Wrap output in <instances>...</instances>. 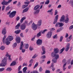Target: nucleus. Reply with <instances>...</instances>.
I'll return each mask as SVG.
<instances>
[{
    "mask_svg": "<svg viewBox=\"0 0 73 73\" xmlns=\"http://www.w3.org/2000/svg\"><path fill=\"white\" fill-rule=\"evenodd\" d=\"M13 38L12 36H9L6 38L5 41V44H6L7 45H8L10 43V42H9V41H12L13 40Z\"/></svg>",
    "mask_w": 73,
    "mask_h": 73,
    "instance_id": "obj_1",
    "label": "nucleus"
},
{
    "mask_svg": "<svg viewBox=\"0 0 73 73\" xmlns=\"http://www.w3.org/2000/svg\"><path fill=\"white\" fill-rule=\"evenodd\" d=\"M8 58L6 57L4 58L2 61L1 63L0 64V66H2L4 67L5 66V65H7V61Z\"/></svg>",
    "mask_w": 73,
    "mask_h": 73,
    "instance_id": "obj_2",
    "label": "nucleus"
},
{
    "mask_svg": "<svg viewBox=\"0 0 73 73\" xmlns=\"http://www.w3.org/2000/svg\"><path fill=\"white\" fill-rule=\"evenodd\" d=\"M16 11H13L9 15V17H10V18H13V17L15 16V15H16Z\"/></svg>",
    "mask_w": 73,
    "mask_h": 73,
    "instance_id": "obj_3",
    "label": "nucleus"
},
{
    "mask_svg": "<svg viewBox=\"0 0 73 73\" xmlns=\"http://www.w3.org/2000/svg\"><path fill=\"white\" fill-rule=\"evenodd\" d=\"M52 32L51 31H48L46 34V37L47 38H50L52 35Z\"/></svg>",
    "mask_w": 73,
    "mask_h": 73,
    "instance_id": "obj_4",
    "label": "nucleus"
},
{
    "mask_svg": "<svg viewBox=\"0 0 73 73\" xmlns=\"http://www.w3.org/2000/svg\"><path fill=\"white\" fill-rule=\"evenodd\" d=\"M23 42L21 41V46L19 48V49H20V50H22V53H24V52H25V49H23Z\"/></svg>",
    "mask_w": 73,
    "mask_h": 73,
    "instance_id": "obj_5",
    "label": "nucleus"
},
{
    "mask_svg": "<svg viewBox=\"0 0 73 73\" xmlns=\"http://www.w3.org/2000/svg\"><path fill=\"white\" fill-rule=\"evenodd\" d=\"M55 17L54 22L53 23V24H55L57 22V20H58V15H57Z\"/></svg>",
    "mask_w": 73,
    "mask_h": 73,
    "instance_id": "obj_6",
    "label": "nucleus"
},
{
    "mask_svg": "<svg viewBox=\"0 0 73 73\" xmlns=\"http://www.w3.org/2000/svg\"><path fill=\"white\" fill-rule=\"evenodd\" d=\"M42 40L38 39L36 41V44L38 45H40L42 44Z\"/></svg>",
    "mask_w": 73,
    "mask_h": 73,
    "instance_id": "obj_7",
    "label": "nucleus"
},
{
    "mask_svg": "<svg viewBox=\"0 0 73 73\" xmlns=\"http://www.w3.org/2000/svg\"><path fill=\"white\" fill-rule=\"evenodd\" d=\"M32 28L33 30H36L37 28V25H35L34 23H33L32 25Z\"/></svg>",
    "mask_w": 73,
    "mask_h": 73,
    "instance_id": "obj_8",
    "label": "nucleus"
},
{
    "mask_svg": "<svg viewBox=\"0 0 73 73\" xmlns=\"http://www.w3.org/2000/svg\"><path fill=\"white\" fill-rule=\"evenodd\" d=\"M15 40L16 42L18 44L20 43V42H21V39L19 37L17 36L15 38Z\"/></svg>",
    "mask_w": 73,
    "mask_h": 73,
    "instance_id": "obj_9",
    "label": "nucleus"
},
{
    "mask_svg": "<svg viewBox=\"0 0 73 73\" xmlns=\"http://www.w3.org/2000/svg\"><path fill=\"white\" fill-rule=\"evenodd\" d=\"M20 28L21 30L22 31L24 30L26 28V25L24 24H22Z\"/></svg>",
    "mask_w": 73,
    "mask_h": 73,
    "instance_id": "obj_10",
    "label": "nucleus"
},
{
    "mask_svg": "<svg viewBox=\"0 0 73 73\" xmlns=\"http://www.w3.org/2000/svg\"><path fill=\"white\" fill-rule=\"evenodd\" d=\"M27 67H25L23 69V73H29L31 72L30 70H29L27 73Z\"/></svg>",
    "mask_w": 73,
    "mask_h": 73,
    "instance_id": "obj_11",
    "label": "nucleus"
},
{
    "mask_svg": "<svg viewBox=\"0 0 73 73\" xmlns=\"http://www.w3.org/2000/svg\"><path fill=\"white\" fill-rule=\"evenodd\" d=\"M41 24H42V20L41 19L39 20L38 22L37 26L39 27L41 25Z\"/></svg>",
    "mask_w": 73,
    "mask_h": 73,
    "instance_id": "obj_12",
    "label": "nucleus"
},
{
    "mask_svg": "<svg viewBox=\"0 0 73 73\" xmlns=\"http://www.w3.org/2000/svg\"><path fill=\"white\" fill-rule=\"evenodd\" d=\"M70 44L68 43V45H67V46H66V48L65 49V51H66V52H68V51L70 48Z\"/></svg>",
    "mask_w": 73,
    "mask_h": 73,
    "instance_id": "obj_13",
    "label": "nucleus"
},
{
    "mask_svg": "<svg viewBox=\"0 0 73 73\" xmlns=\"http://www.w3.org/2000/svg\"><path fill=\"white\" fill-rule=\"evenodd\" d=\"M6 33H7V31H6V28H4L2 31V33L3 35H5V34H6Z\"/></svg>",
    "mask_w": 73,
    "mask_h": 73,
    "instance_id": "obj_14",
    "label": "nucleus"
},
{
    "mask_svg": "<svg viewBox=\"0 0 73 73\" xmlns=\"http://www.w3.org/2000/svg\"><path fill=\"white\" fill-rule=\"evenodd\" d=\"M58 52H59V50L58 49L56 48H54V52L55 54H57V53H58Z\"/></svg>",
    "mask_w": 73,
    "mask_h": 73,
    "instance_id": "obj_15",
    "label": "nucleus"
},
{
    "mask_svg": "<svg viewBox=\"0 0 73 73\" xmlns=\"http://www.w3.org/2000/svg\"><path fill=\"white\" fill-rule=\"evenodd\" d=\"M65 18L64 15H62L61 18L60 19V21H63L65 19Z\"/></svg>",
    "mask_w": 73,
    "mask_h": 73,
    "instance_id": "obj_16",
    "label": "nucleus"
},
{
    "mask_svg": "<svg viewBox=\"0 0 73 73\" xmlns=\"http://www.w3.org/2000/svg\"><path fill=\"white\" fill-rule=\"evenodd\" d=\"M28 10H29V7H26L23 10V13H25V12H28Z\"/></svg>",
    "mask_w": 73,
    "mask_h": 73,
    "instance_id": "obj_17",
    "label": "nucleus"
},
{
    "mask_svg": "<svg viewBox=\"0 0 73 73\" xmlns=\"http://www.w3.org/2000/svg\"><path fill=\"white\" fill-rule=\"evenodd\" d=\"M21 25V23H19L15 26V28L16 29H19V28H20V25Z\"/></svg>",
    "mask_w": 73,
    "mask_h": 73,
    "instance_id": "obj_18",
    "label": "nucleus"
},
{
    "mask_svg": "<svg viewBox=\"0 0 73 73\" xmlns=\"http://www.w3.org/2000/svg\"><path fill=\"white\" fill-rule=\"evenodd\" d=\"M40 5H36L34 7V10H37V9H38L39 8H40Z\"/></svg>",
    "mask_w": 73,
    "mask_h": 73,
    "instance_id": "obj_19",
    "label": "nucleus"
},
{
    "mask_svg": "<svg viewBox=\"0 0 73 73\" xmlns=\"http://www.w3.org/2000/svg\"><path fill=\"white\" fill-rule=\"evenodd\" d=\"M42 48L43 52L42 53V55L45 54V48H44V46H42Z\"/></svg>",
    "mask_w": 73,
    "mask_h": 73,
    "instance_id": "obj_20",
    "label": "nucleus"
},
{
    "mask_svg": "<svg viewBox=\"0 0 73 73\" xmlns=\"http://www.w3.org/2000/svg\"><path fill=\"white\" fill-rule=\"evenodd\" d=\"M54 57H55V58L57 60V59L59 58V54H55Z\"/></svg>",
    "mask_w": 73,
    "mask_h": 73,
    "instance_id": "obj_21",
    "label": "nucleus"
},
{
    "mask_svg": "<svg viewBox=\"0 0 73 73\" xmlns=\"http://www.w3.org/2000/svg\"><path fill=\"white\" fill-rule=\"evenodd\" d=\"M26 19V17H22L21 19L20 22L21 23H23V21L25 19Z\"/></svg>",
    "mask_w": 73,
    "mask_h": 73,
    "instance_id": "obj_22",
    "label": "nucleus"
},
{
    "mask_svg": "<svg viewBox=\"0 0 73 73\" xmlns=\"http://www.w3.org/2000/svg\"><path fill=\"white\" fill-rule=\"evenodd\" d=\"M20 32H21V30H17L15 31V33H16V34H19V33H20Z\"/></svg>",
    "mask_w": 73,
    "mask_h": 73,
    "instance_id": "obj_23",
    "label": "nucleus"
},
{
    "mask_svg": "<svg viewBox=\"0 0 73 73\" xmlns=\"http://www.w3.org/2000/svg\"><path fill=\"white\" fill-rule=\"evenodd\" d=\"M1 4L2 5H8L7 4V2L5 1H4L1 3Z\"/></svg>",
    "mask_w": 73,
    "mask_h": 73,
    "instance_id": "obj_24",
    "label": "nucleus"
},
{
    "mask_svg": "<svg viewBox=\"0 0 73 73\" xmlns=\"http://www.w3.org/2000/svg\"><path fill=\"white\" fill-rule=\"evenodd\" d=\"M57 59H56V58H54L52 60V61L54 63H56L57 62Z\"/></svg>",
    "mask_w": 73,
    "mask_h": 73,
    "instance_id": "obj_25",
    "label": "nucleus"
},
{
    "mask_svg": "<svg viewBox=\"0 0 73 73\" xmlns=\"http://www.w3.org/2000/svg\"><path fill=\"white\" fill-rule=\"evenodd\" d=\"M40 12V9H38V10L35 11L34 12V13L35 14H38Z\"/></svg>",
    "mask_w": 73,
    "mask_h": 73,
    "instance_id": "obj_26",
    "label": "nucleus"
},
{
    "mask_svg": "<svg viewBox=\"0 0 73 73\" xmlns=\"http://www.w3.org/2000/svg\"><path fill=\"white\" fill-rule=\"evenodd\" d=\"M69 19L68 18H67L66 19H65V23H67L69 22Z\"/></svg>",
    "mask_w": 73,
    "mask_h": 73,
    "instance_id": "obj_27",
    "label": "nucleus"
},
{
    "mask_svg": "<svg viewBox=\"0 0 73 73\" xmlns=\"http://www.w3.org/2000/svg\"><path fill=\"white\" fill-rule=\"evenodd\" d=\"M69 3L71 5V7H73V0L70 1Z\"/></svg>",
    "mask_w": 73,
    "mask_h": 73,
    "instance_id": "obj_28",
    "label": "nucleus"
},
{
    "mask_svg": "<svg viewBox=\"0 0 73 73\" xmlns=\"http://www.w3.org/2000/svg\"><path fill=\"white\" fill-rule=\"evenodd\" d=\"M60 23H57L56 24L55 27H60Z\"/></svg>",
    "mask_w": 73,
    "mask_h": 73,
    "instance_id": "obj_29",
    "label": "nucleus"
},
{
    "mask_svg": "<svg viewBox=\"0 0 73 73\" xmlns=\"http://www.w3.org/2000/svg\"><path fill=\"white\" fill-rule=\"evenodd\" d=\"M16 64L15 62H13L11 63L10 65V66H14Z\"/></svg>",
    "mask_w": 73,
    "mask_h": 73,
    "instance_id": "obj_30",
    "label": "nucleus"
},
{
    "mask_svg": "<svg viewBox=\"0 0 73 73\" xmlns=\"http://www.w3.org/2000/svg\"><path fill=\"white\" fill-rule=\"evenodd\" d=\"M6 70L7 71H11V70H12V68L11 67H8L7 68Z\"/></svg>",
    "mask_w": 73,
    "mask_h": 73,
    "instance_id": "obj_31",
    "label": "nucleus"
},
{
    "mask_svg": "<svg viewBox=\"0 0 73 73\" xmlns=\"http://www.w3.org/2000/svg\"><path fill=\"white\" fill-rule=\"evenodd\" d=\"M56 54L54 52H52L51 53V55L52 56V57H54V56H55V55Z\"/></svg>",
    "mask_w": 73,
    "mask_h": 73,
    "instance_id": "obj_32",
    "label": "nucleus"
},
{
    "mask_svg": "<svg viewBox=\"0 0 73 73\" xmlns=\"http://www.w3.org/2000/svg\"><path fill=\"white\" fill-rule=\"evenodd\" d=\"M0 49L1 50H4L5 49V47L2 46L1 47Z\"/></svg>",
    "mask_w": 73,
    "mask_h": 73,
    "instance_id": "obj_33",
    "label": "nucleus"
},
{
    "mask_svg": "<svg viewBox=\"0 0 73 73\" xmlns=\"http://www.w3.org/2000/svg\"><path fill=\"white\" fill-rule=\"evenodd\" d=\"M41 36V33L39 32L37 34L36 37H39L40 36Z\"/></svg>",
    "mask_w": 73,
    "mask_h": 73,
    "instance_id": "obj_34",
    "label": "nucleus"
},
{
    "mask_svg": "<svg viewBox=\"0 0 73 73\" xmlns=\"http://www.w3.org/2000/svg\"><path fill=\"white\" fill-rule=\"evenodd\" d=\"M17 46V43L15 42L13 45V48H15V47H16Z\"/></svg>",
    "mask_w": 73,
    "mask_h": 73,
    "instance_id": "obj_35",
    "label": "nucleus"
},
{
    "mask_svg": "<svg viewBox=\"0 0 73 73\" xmlns=\"http://www.w3.org/2000/svg\"><path fill=\"white\" fill-rule=\"evenodd\" d=\"M29 47V44H26L25 45V49H28Z\"/></svg>",
    "mask_w": 73,
    "mask_h": 73,
    "instance_id": "obj_36",
    "label": "nucleus"
},
{
    "mask_svg": "<svg viewBox=\"0 0 73 73\" xmlns=\"http://www.w3.org/2000/svg\"><path fill=\"white\" fill-rule=\"evenodd\" d=\"M38 62H37L35 64V65L34 66L33 68L34 69H35V68H36V67H37V66H38Z\"/></svg>",
    "mask_w": 73,
    "mask_h": 73,
    "instance_id": "obj_37",
    "label": "nucleus"
},
{
    "mask_svg": "<svg viewBox=\"0 0 73 73\" xmlns=\"http://www.w3.org/2000/svg\"><path fill=\"white\" fill-rule=\"evenodd\" d=\"M65 50V48H63L62 49L60 50V54H61L62 52H63V51Z\"/></svg>",
    "mask_w": 73,
    "mask_h": 73,
    "instance_id": "obj_38",
    "label": "nucleus"
},
{
    "mask_svg": "<svg viewBox=\"0 0 73 73\" xmlns=\"http://www.w3.org/2000/svg\"><path fill=\"white\" fill-rule=\"evenodd\" d=\"M63 40V36H61L60 37V39L59 40L60 42H62V41Z\"/></svg>",
    "mask_w": 73,
    "mask_h": 73,
    "instance_id": "obj_39",
    "label": "nucleus"
},
{
    "mask_svg": "<svg viewBox=\"0 0 73 73\" xmlns=\"http://www.w3.org/2000/svg\"><path fill=\"white\" fill-rule=\"evenodd\" d=\"M7 36L6 35H5L3 38V39L2 40L3 42L5 41V38H6V37Z\"/></svg>",
    "mask_w": 73,
    "mask_h": 73,
    "instance_id": "obj_40",
    "label": "nucleus"
},
{
    "mask_svg": "<svg viewBox=\"0 0 73 73\" xmlns=\"http://www.w3.org/2000/svg\"><path fill=\"white\" fill-rule=\"evenodd\" d=\"M50 2V1H49V0H47L45 2V4H48Z\"/></svg>",
    "mask_w": 73,
    "mask_h": 73,
    "instance_id": "obj_41",
    "label": "nucleus"
},
{
    "mask_svg": "<svg viewBox=\"0 0 73 73\" xmlns=\"http://www.w3.org/2000/svg\"><path fill=\"white\" fill-rule=\"evenodd\" d=\"M17 6L19 7H21V3L20 2H18V4L17 5Z\"/></svg>",
    "mask_w": 73,
    "mask_h": 73,
    "instance_id": "obj_42",
    "label": "nucleus"
},
{
    "mask_svg": "<svg viewBox=\"0 0 73 73\" xmlns=\"http://www.w3.org/2000/svg\"><path fill=\"white\" fill-rule=\"evenodd\" d=\"M4 70H5V68H0V72H3V71H4Z\"/></svg>",
    "mask_w": 73,
    "mask_h": 73,
    "instance_id": "obj_43",
    "label": "nucleus"
},
{
    "mask_svg": "<svg viewBox=\"0 0 73 73\" xmlns=\"http://www.w3.org/2000/svg\"><path fill=\"white\" fill-rule=\"evenodd\" d=\"M11 55H9L8 57L9 61V62H11L12 61L11 58Z\"/></svg>",
    "mask_w": 73,
    "mask_h": 73,
    "instance_id": "obj_44",
    "label": "nucleus"
},
{
    "mask_svg": "<svg viewBox=\"0 0 73 73\" xmlns=\"http://www.w3.org/2000/svg\"><path fill=\"white\" fill-rule=\"evenodd\" d=\"M46 31H48V30L46 29H45V30H43L42 32V33H43V34H44L45 33V32H46Z\"/></svg>",
    "mask_w": 73,
    "mask_h": 73,
    "instance_id": "obj_45",
    "label": "nucleus"
},
{
    "mask_svg": "<svg viewBox=\"0 0 73 73\" xmlns=\"http://www.w3.org/2000/svg\"><path fill=\"white\" fill-rule=\"evenodd\" d=\"M12 1V0H9L8 2H7V5Z\"/></svg>",
    "mask_w": 73,
    "mask_h": 73,
    "instance_id": "obj_46",
    "label": "nucleus"
},
{
    "mask_svg": "<svg viewBox=\"0 0 73 73\" xmlns=\"http://www.w3.org/2000/svg\"><path fill=\"white\" fill-rule=\"evenodd\" d=\"M16 21H19V20H20V17H17L16 18Z\"/></svg>",
    "mask_w": 73,
    "mask_h": 73,
    "instance_id": "obj_47",
    "label": "nucleus"
},
{
    "mask_svg": "<svg viewBox=\"0 0 73 73\" xmlns=\"http://www.w3.org/2000/svg\"><path fill=\"white\" fill-rule=\"evenodd\" d=\"M33 59H31L30 60L29 63L30 64H32L33 63Z\"/></svg>",
    "mask_w": 73,
    "mask_h": 73,
    "instance_id": "obj_48",
    "label": "nucleus"
},
{
    "mask_svg": "<svg viewBox=\"0 0 73 73\" xmlns=\"http://www.w3.org/2000/svg\"><path fill=\"white\" fill-rule=\"evenodd\" d=\"M29 50L31 51H32V50H33V48L32 47V46H31L29 47Z\"/></svg>",
    "mask_w": 73,
    "mask_h": 73,
    "instance_id": "obj_49",
    "label": "nucleus"
},
{
    "mask_svg": "<svg viewBox=\"0 0 73 73\" xmlns=\"http://www.w3.org/2000/svg\"><path fill=\"white\" fill-rule=\"evenodd\" d=\"M41 58L42 59H44L46 58V56H45V55H43V56H42Z\"/></svg>",
    "mask_w": 73,
    "mask_h": 73,
    "instance_id": "obj_50",
    "label": "nucleus"
},
{
    "mask_svg": "<svg viewBox=\"0 0 73 73\" xmlns=\"http://www.w3.org/2000/svg\"><path fill=\"white\" fill-rule=\"evenodd\" d=\"M52 11H53V9H51L50 10H48L47 11V12H48V13H50V12H52Z\"/></svg>",
    "mask_w": 73,
    "mask_h": 73,
    "instance_id": "obj_51",
    "label": "nucleus"
},
{
    "mask_svg": "<svg viewBox=\"0 0 73 73\" xmlns=\"http://www.w3.org/2000/svg\"><path fill=\"white\" fill-rule=\"evenodd\" d=\"M29 3H30V2L28 1L25 2V4H29Z\"/></svg>",
    "mask_w": 73,
    "mask_h": 73,
    "instance_id": "obj_52",
    "label": "nucleus"
},
{
    "mask_svg": "<svg viewBox=\"0 0 73 73\" xmlns=\"http://www.w3.org/2000/svg\"><path fill=\"white\" fill-rule=\"evenodd\" d=\"M5 6L3 5L2 7V11H4V9H5Z\"/></svg>",
    "mask_w": 73,
    "mask_h": 73,
    "instance_id": "obj_53",
    "label": "nucleus"
},
{
    "mask_svg": "<svg viewBox=\"0 0 73 73\" xmlns=\"http://www.w3.org/2000/svg\"><path fill=\"white\" fill-rule=\"evenodd\" d=\"M39 72H41L42 71V67H40L39 69Z\"/></svg>",
    "mask_w": 73,
    "mask_h": 73,
    "instance_id": "obj_54",
    "label": "nucleus"
},
{
    "mask_svg": "<svg viewBox=\"0 0 73 73\" xmlns=\"http://www.w3.org/2000/svg\"><path fill=\"white\" fill-rule=\"evenodd\" d=\"M21 66H20L18 68V71H20V70L21 69Z\"/></svg>",
    "mask_w": 73,
    "mask_h": 73,
    "instance_id": "obj_55",
    "label": "nucleus"
},
{
    "mask_svg": "<svg viewBox=\"0 0 73 73\" xmlns=\"http://www.w3.org/2000/svg\"><path fill=\"white\" fill-rule=\"evenodd\" d=\"M58 13V11H57V10H56L55 11V14L54 15H57V13Z\"/></svg>",
    "mask_w": 73,
    "mask_h": 73,
    "instance_id": "obj_56",
    "label": "nucleus"
},
{
    "mask_svg": "<svg viewBox=\"0 0 73 73\" xmlns=\"http://www.w3.org/2000/svg\"><path fill=\"white\" fill-rule=\"evenodd\" d=\"M73 25H72L71 26H70L69 27V29L70 30V29H73Z\"/></svg>",
    "mask_w": 73,
    "mask_h": 73,
    "instance_id": "obj_57",
    "label": "nucleus"
},
{
    "mask_svg": "<svg viewBox=\"0 0 73 73\" xmlns=\"http://www.w3.org/2000/svg\"><path fill=\"white\" fill-rule=\"evenodd\" d=\"M53 38H57V35L56 34L53 37Z\"/></svg>",
    "mask_w": 73,
    "mask_h": 73,
    "instance_id": "obj_58",
    "label": "nucleus"
},
{
    "mask_svg": "<svg viewBox=\"0 0 73 73\" xmlns=\"http://www.w3.org/2000/svg\"><path fill=\"white\" fill-rule=\"evenodd\" d=\"M35 37H36V36H35L34 37L31 39V41H34L35 39Z\"/></svg>",
    "mask_w": 73,
    "mask_h": 73,
    "instance_id": "obj_59",
    "label": "nucleus"
},
{
    "mask_svg": "<svg viewBox=\"0 0 73 73\" xmlns=\"http://www.w3.org/2000/svg\"><path fill=\"white\" fill-rule=\"evenodd\" d=\"M66 41L67 42H69L70 41V39H69V38H66Z\"/></svg>",
    "mask_w": 73,
    "mask_h": 73,
    "instance_id": "obj_60",
    "label": "nucleus"
},
{
    "mask_svg": "<svg viewBox=\"0 0 73 73\" xmlns=\"http://www.w3.org/2000/svg\"><path fill=\"white\" fill-rule=\"evenodd\" d=\"M9 10V7H7L6 9V11H8Z\"/></svg>",
    "mask_w": 73,
    "mask_h": 73,
    "instance_id": "obj_61",
    "label": "nucleus"
},
{
    "mask_svg": "<svg viewBox=\"0 0 73 73\" xmlns=\"http://www.w3.org/2000/svg\"><path fill=\"white\" fill-rule=\"evenodd\" d=\"M64 25V24H63V23H60V27H62V26H63Z\"/></svg>",
    "mask_w": 73,
    "mask_h": 73,
    "instance_id": "obj_62",
    "label": "nucleus"
},
{
    "mask_svg": "<svg viewBox=\"0 0 73 73\" xmlns=\"http://www.w3.org/2000/svg\"><path fill=\"white\" fill-rule=\"evenodd\" d=\"M27 66V63H24L23 64V66Z\"/></svg>",
    "mask_w": 73,
    "mask_h": 73,
    "instance_id": "obj_63",
    "label": "nucleus"
},
{
    "mask_svg": "<svg viewBox=\"0 0 73 73\" xmlns=\"http://www.w3.org/2000/svg\"><path fill=\"white\" fill-rule=\"evenodd\" d=\"M70 64L71 65L73 64V59L71 60V61L70 62Z\"/></svg>",
    "mask_w": 73,
    "mask_h": 73,
    "instance_id": "obj_64",
    "label": "nucleus"
}]
</instances>
